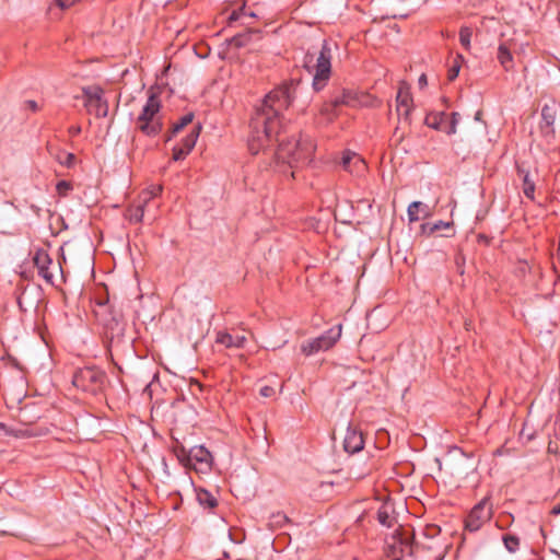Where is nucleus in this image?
Wrapping results in <instances>:
<instances>
[{"mask_svg": "<svg viewBox=\"0 0 560 560\" xmlns=\"http://www.w3.org/2000/svg\"><path fill=\"white\" fill-rule=\"evenodd\" d=\"M497 58L505 71L513 69V56L510 47L505 43L499 45Z\"/></svg>", "mask_w": 560, "mask_h": 560, "instance_id": "21", "label": "nucleus"}, {"mask_svg": "<svg viewBox=\"0 0 560 560\" xmlns=\"http://www.w3.org/2000/svg\"><path fill=\"white\" fill-rule=\"evenodd\" d=\"M361 105L358 94L349 90H342L339 94H336L329 103L324 104L322 107V114L327 115L328 119L331 120L337 116V108L340 106L357 107Z\"/></svg>", "mask_w": 560, "mask_h": 560, "instance_id": "11", "label": "nucleus"}, {"mask_svg": "<svg viewBox=\"0 0 560 560\" xmlns=\"http://www.w3.org/2000/svg\"><path fill=\"white\" fill-rule=\"evenodd\" d=\"M256 15L254 12H247L244 7L240 8L238 10H234L231 12V14L228 18L229 25H232L234 22L242 21V24L246 25L248 24L246 22L247 19H254Z\"/></svg>", "mask_w": 560, "mask_h": 560, "instance_id": "22", "label": "nucleus"}, {"mask_svg": "<svg viewBox=\"0 0 560 560\" xmlns=\"http://www.w3.org/2000/svg\"><path fill=\"white\" fill-rule=\"evenodd\" d=\"M149 205L144 203L141 198H139L136 205L130 206L126 211V218L133 223H139L143 220L145 214V209Z\"/></svg>", "mask_w": 560, "mask_h": 560, "instance_id": "20", "label": "nucleus"}, {"mask_svg": "<svg viewBox=\"0 0 560 560\" xmlns=\"http://www.w3.org/2000/svg\"><path fill=\"white\" fill-rule=\"evenodd\" d=\"M163 191V186L162 185H151L150 187H148L147 189H144L139 198H141V200H143L144 203H150V201L160 196Z\"/></svg>", "mask_w": 560, "mask_h": 560, "instance_id": "25", "label": "nucleus"}, {"mask_svg": "<svg viewBox=\"0 0 560 560\" xmlns=\"http://www.w3.org/2000/svg\"><path fill=\"white\" fill-rule=\"evenodd\" d=\"M492 516V504L489 498L482 499L477 503L468 514L465 521V529L469 532H477L481 526L490 521Z\"/></svg>", "mask_w": 560, "mask_h": 560, "instance_id": "10", "label": "nucleus"}, {"mask_svg": "<svg viewBox=\"0 0 560 560\" xmlns=\"http://www.w3.org/2000/svg\"><path fill=\"white\" fill-rule=\"evenodd\" d=\"M174 453L186 468H191L196 472L206 474L212 468V455L202 445L186 450L184 445L177 443L174 446Z\"/></svg>", "mask_w": 560, "mask_h": 560, "instance_id": "5", "label": "nucleus"}, {"mask_svg": "<svg viewBox=\"0 0 560 560\" xmlns=\"http://www.w3.org/2000/svg\"><path fill=\"white\" fill-rule=\"evenodd\" d=\"M84 106L89 114L98 118L108 115V102L104 98V91L98 85L85 86L82 89Z\"/></svg>", "mask_w": 560, "mask_h": 560, "instance_id": "9", "label": "nucleus"}, {"mask_svg": "<svg viewBox=\"0 0 560 560\" xmlns=\"http://www.w3.org/2000/svg\"><path fill=\"white\" fill-rule=\"evenodd\" d=\"M560 114V104L556 102H551L550 104H545L541 108V125L540 129L545 138H552L555 136L553 125L556 122L557 116Z\"/></svg>", "mask_w": 560, "mask_h": 560, "instance_id": "13", "label": "nucleus"}, {"mask_svg": "<svg viewBox=\"0 0 560 560\" xmlns=\"http://www.w3.org/2000/svg\"><path fill=\"white\" fill-rule=\"evenodd\" d=\"M314 151L315 145L310 138L290 139L280 141L275 156L279 162L299 166L311 162Z\"/></svg>", "mask_w": 560, "mask_h": 560, "instance_id": "3", "label": "nucleus"}, {"mask_svg": "<svg viewBox=\"0 0 560 560\" xmlns=\"http://www.w3.org/2000/svg\"><path fill=\"white\" fill-rule=\"evenodd\" d=\"M71 189V185L70 183L66 182V180H61L57 184V190L60 195H66V192L68 190Z\"/></svg>", "mask_w": 560, "mask_h": 560, "instance_id": "37", "label": "nucleus"}, {"mask_svg": "<svg viewBox=\"0 0 560 560\" xmlns=\"http://www.w3.org/2000/svg\"><path fill=\"white\" fill-rule=\"evenodd\" d=\"M93 313L98 323L106 328L113 329L118 324L119 314L113 310L108 300L96 302Z\"/></svg>", "mask_w": 560, "mask_h": 560, "instance_id": "14", "label": "nucleus"}, {"mask_svg": "<svg viewBox=\"0 0 560 560\" xmlns=\"http://www.w3.org/2000/svg\"><path fill=\"white\" fill-rule=\"evenodd\" d=\"M480 116H481V112H477V113H476V117H475V118H476V120H479V119H480Z\"/></svg>", "mask_w": 560, "mask_h": 560, "instance_id": "46", "label": "nucleus"}, {"mask_svg": "<svg viewBox=\"0 0 560 560\" xmlns=\"http://www.w3.org/2000/svg\"><path fill=\"white\" fill-rule=\"evenodd\" d=\"M154 208H155V210H158L159 205H155ZM148 218L151 219L152 221H154L156 218V211H154L152 214H149Z\"/></svg>", "mask_w": 560, "mask_h": 560, "instance_id": "44", "label": "nucleus"}, {"mask_svg": "<svg viewBox=\"0 0 560 560\" xmlns=\"http://www.w3.org/2000/svg\"><path fill=\"white\" fill-rule=\"evenodd\" d=\"M57 160L60 164L70 167L75 160V156L72 153L61 152L57 155Z\"/></svg>", "mask_w": 560, "mask_h": 560, "instance_id": "33", "label": "nucleus"}, {"mask_svg": "<svg viewBox=\"0 0 560 560\" xmlns=\"http://www.w3.org/2000/svg\"><path fill=\"white\" fill-rule=\"evenodd\" d=\"M423 207L420 201H413L408 206L407 214L410 222H417L420 220L419 209Z\"/></svg>", "mask_w": 560, "mask_h": 560, "instance_id": "29", "label": "nucleus"}, {"mask_svg": "<svg viewBox=\"0 0 560 560\" xmlns=\"http://www.w3.org/2000/svg\"><path fill=\"white\" fill-rule=\"evenodd\" d=\"M430 214L429 210H425L424 217H428Z\"/></svg>", "mask_w": 560, "mask_h": 560, "instance_id": "47", "label": "nucleus"}, {"mask_svg": "<svg viewBox=\"0 0 560 560\" xmlns=\"http://www.w3.org/2000/svg\"><path fill=\"white\" fill-rule=\"evenodd\" d=\"M463 62L464 57L460 54H457L453 60V65L451 66L447 72V78L450 81H453L457 78Z\"/></svg>", "mask_w": 560, "mask_h": 560, "instance_id": "28", "label": "nucleus"}, {"mask_svg": "<svg viewBox=\"0 0 560 560\" xmlns=\"http://www.w3.org/2000/svg\"><path fill=\"white\" fill-rule=\"evenodd\" d=\"M472 28L469 26H462L459 30V43L465 50L471 48Z\"/></svg>", "mask_w": 560, "mask_h": 560, "instance_id": "26", "label": "nucleus"}, {"mask_svg": "<svg viewBox=\"0 0 560 560\" xmlns=\"http://www.w3.org/2000/svg\"><path fill=\"white\" fill-rule=\"evenodd\" d=\"M324 483H325V485H329V486H331V487H334V486H336V485H337V483H336L335 481H332V480H330V481H325Z\"/></svg>", "mask_w": 560, "mask_h": 560, "instance_id": "45", "label": "nucleus"}, {"mask_svg": "<svg viewBox=\"0 0 560 560\" xmlns=\"http://www.w3.org/2000/svg\"><path fill=\"white\" fill-rule=\"evenodd\" d=\"M246 337L240 334H231L226 331H219L217 334L215 341L223 345L226 348H244L246 343Z\"/></svg>", "mask_w": 560, "mask_h": 560, "instance_id": "19", "label": "nucleus"}, {"mask_svg": "<svg viewBox=\"0 0 560 560\" xmlns=\"http://www.w3.org/2000/svg\"><path fill=\"white\" fill-rule=\"evenodd\" d=\"M106 374L96 366L79 369L72 377V384L82 392L96 395L105 385Z\"/></svg>", "mask_w": 560, "mask_h": 560, "instance_id": "6", "label": "nucleus"}, {"mask_svg": "<svg viewBox=\"0 0 560 560\" xmlns=\"http://www.w3.org/2000/svg\"><path fill=\"white\" fill-rule=\"evenodd\" d=\"M444 113H441V114H436V115H429L427 116L425 118V124L431 127V128H434V129H442V126H441V120L442 118L444 117Z\"/></svg>", "mask_w": 560, "mask_h": 560, "instance_id": "32", "label": "nucleus"}, {"mask_svg": "<svg viewBox=\"0 0 560 560\" xmlns=\"http://www.w3.org/2000/svg\"><path fill=\"white\" fill-rule=\"evenodd\" d=\"M518 172L521 174H523V192H524V195L528 199L534 200V198H535V183L529 178L528 172H524L521 168H518Z\"/></svg>", "mask_w": 560, "mask_h": 560, "instance_id": "24", "label": "nucleus"}, {"mask_svg": "<svg viewBox=\"0 0 560 560\" xmlns=\"http://www.w3.org/2000/svg\"><path fill=\"white\" fill-rule=\"evenodd\" d=\"M162 104L159 95L151 92L136 119V127L148 137L158 136L163 129Z\"/></svg>", "mask_w": 560, "mask_h": 560, "instance_id": "4", "label": "nucleus"}, {"mask_svg": "<svg viewBox=\"0 0 560 560\" xmlns=\"http://www.w3.org/2000/svg\"><path fill=\"white\" fill-rule=\"evenodd\" d=\"M342 331V325L339 324L322 334L316 338L305 340L301 345V352L305 357L317 354L322 351L331 349L336 342L340 339Z\"/></svg>", "mask_w": 560, "mask_h": 560, "instance_id": "7", "label": "nucleus"}, {"mask_svg": "<svg viewBox=\"0 0 560 560\" xmlns=\"http://www.w3.org/2000/svg\"><path fill=\"white\" fill-rule=\"evenodd\" d=\"M548 453L550 454H558L559 453V447L556 443H553L552 441L549 442L548 444Z\"/></svg>", "mask_w": 560, "mask_h": 560, "instance_id": "39", "label": "nucleus"}, {"mask_svg": "<svg viewBox=\"0 0 560 560\" xmlns=\"http://www.w3.org/2000/svg\"><path fill=\"white\" fill-rule=\"evenodd\" d=\"M341 166L348 173L357 176L362 175L366 170L364 160L358 153L349 150L342 153Z\"/></svg>", "mask_w": 560, "mask_h": 560, "instance_id": "15", "label": "nucleus"}, {"mask_svg": "<svg viewBox=\"0 0 560 560\" xmlns=\"http://www.w3.org/2000/svg\"><path fill=\"white\" fill-rule=\"evenodd\" d=\"M260 395L266 398L271 397L275 395V388L271 386H264L260 388Z\"/></svg>", "mask_w": 560, "mask_h": 560, "instance_id": "38", "label": "nucleus"}, {"mask_svg": "<svg viewBox=\"0 0 560 560\" xmlns=\"http://www.w3.org/2000/svg\"><path fill=\"white\" fill-rule=\"evenodd\" d=\"M503 542H504L505 548L510 552L516 551L520 546V539L516 536H512V535H505L503 537Z\"/></svg>", "mask_w": 560, "mask_h": 560, "instance_id": "31", "label": "nucleus"}, {"mask_svg": "<svg viewBox=\"0 0 560 560\" xmlns=\"http://www.w3.org/2000/svg\"><path fill=\"white\" fill-rule=\"evenodd\" d=\"M451 226V223L450 222H444V221H439L436 223H433L431 226H430V231L429 233L430 234H433L434 232L441 230V229H446V228H450Z\"/></svg>", "mask_w": 560, "mask_h": 560, "instance_id": "35", "label": "nucleus"}, {"mask_svg": "<svg viewBox=\"0 0 560 560\" xmlns=\"http://www.w3.org/2000/svg\"><path fill=\"white\" fill-rule=\"evenodd\" d=\"M68 131H69L70 136L75 137L81 132V127L80 126H71Z\"/></svg>", "mask_w": 560, "mask_h": 560, "instance_id": "40", "label": "nucleus"}, {"mask_svg": "<svg viewBox=\"0 0 560 560\" xmlns=\"http://www.w3.org/2000/svg\"><path fill=\"white\" fill-rule=\"evenodd\" d=\"M551 514L560 515V502L552 508Z\"/></svg>", "mask_w": 560, "mask_h": 560, "instance_id": "43", "label": "nucleus"}, {"mask_svg": "<svg viewBox=\"0 0 560 560\" xmlns=\"http://www.w3.org/2000/svg\"><path fill=\"white\" fill-rule=\"evenodd\" d=\"M257 34H258V32H256V31H249L244 34H237L232 37L231 44L235 47H244L248 44L250 37L253 35H257Z\"/></svg>", "mask_w": 560, "mask_h": 560, "instance_id": "27", "label": "nucleus"}, {"mask_svg": "<svg viewBox=\"0 0 560 560\" xmlns=\"http://www.w3.org/2000/svg\"><path fill=\"white\" fill-rule=\"evenodd\" d=\"M418 83L420 86H425L428 81H427V75L425 74H421L419 80H418Z\"/></svg>", "mask_w": 560, "mask_h": 560, "instance_id": "41", "label": "nucleus"}, {"mask_svg": "<svg viewBox=\"0 0 560 560\" xmlns=\"http://www.w3.org/2000/svg\"><path fill=\"white\" fill-rule=\"evenodd\" d=\"M376 500L382 502L377 510V520L380 524L387 528H393V539L395 541L397 540L399 544H402L401 526L397 521V512L394 502L387 492H382V495H377Z\"/></svg>", "mask_w": 560, "mask_h": 560, "instance_id": "8", "label": "nucleus"}, {"mask_svg": "<svg viewBox=\"0 0 560 560\" xmlns=\"http://www.w3.org/2000/svg\"><path fill=\"white\" fill-rule=\"evenodd\" d=\"M200 126H196L189 135L185 137L180 145L173 149V161H180L194 149L199 137Z\"/></svg>", "mask_w": 560, "mask_h": 560, "instance_id": "17", "label": "nucleus"}, {"mask_svg": "<svg viewBox=\"0 0 560 560\" xmlns=\"http://www.w3.org/2000/svg\"><path fill=\"white\" fill-rule=\"evenodd\" d=\"M194 115L191 113H188L184 115L178 122L173 125L172 128V136L178 133L184 127H186L188 124L192 121Z\"/></svg>", "mask_w": 560, "mask_h": 560, "instance_id": "30", "label": "nucleus"}, {"mask_svg": "<svg viewBox=\"0 0 560 560\" xmlns=\"http://www.w3.org/2000/svg\"><path fill=\"white\" fill-rule=\"evenodd\" d=\"M364 447V439L362 432L352 427H348L343 440V448L347 453L354 454Z\"/></svg>", "mask_w": 560, "mask_h": 560, "instance_id": "18", "label": "nucleus"}, {"mask_svg": "<svg viewBox=\"0 0 560 560\" xmlns=\"http://www.w3.org/2000/svg\"><path fill=\"white\" fill-rule=\"evenodd\" d=\"M33 261L37 268L38 276H40L47 283H52L54 272L50 271L52 260L48 253L44 249H38L34 255Z\"/></svg>", "mask_w": 560, "mask_h": 560, "instance_id": "16", "label": "nucleus"}, {"mask_svg": "<svg viewBox=\"0 0 560 560\" xmlns=\"http://www.w3.org/2000/svg\"><path fill=\"white\" fill-rule=\"evenodd\" d=\"M293 81L269 92L256 108L249 124L248 150L253 155L266 153L281 129V114L292 103L296 90Z\"/></svg>", "mask_w": 560, "mask_h": 560, "instance_id": "1", "label": "nucleus"}, {"mask_svg": "<svg viewBox=\"0 0 560 560\" xmlns=\"http://www.w3.org/2000/svg\"><path fill=\"white\" fill-rule=\"evenodd\" d=\"M271 520H272L271 523L276 524L278 526H281L282 524H284L288 521L287 516L282 513H277V514L272 515Z\"/></svg>", "mask_w": 560, "mask_h": 560, "instance_id": "36", "label": "nucleus"}, {"mask_svg": "<svg viewBox=\"0 0 560 560\" xmlns=\"http://www.w3.org/2000/svg\"><path fill=\"white\" fill-rule=\"evenodd\" d=\"M458 121H459V114L452 113L448 129L445 130L447 135H454L456 132V127H457Z\"/></svg>", "mask_w": 560, "mask_h": 560, "instance_id": "34", "label": "nucleus"}, {"mask_svg": "<svg viewBox=\"0 0 560 560\" xmlns=\"http://www.w3.org/2000/svg\"><path fill=\"white\" fill-rule=\"evenodd\" d=\"M332 49L327 40H324L319 50L306 52L303 58V68L313 75V89L322 91L331 75Z\"/></svg>", "mask_w": 560, "mask_h": 560, "instance_id": "2", "label": "nucleus"}, {"mask_svg": "<svg viewBox=\"0 0 560 560\" xmlns=\"http://www.w3.org/2000/svg\"><path fill=\"white\" fill-rule=\"evenodd\" d=\"M27 105L34 112L38 108L37 103L35 101H27Z\"/></svg>", "mask_w": 560, "mask_h": 560, "instance_id": "42", "label": "nucleus"}, {"mask_svg": "<svg viewBox=\"0 0 560 560\" xmlns=\"http://www.w3.org/2000/svg\"><path fill=\"white\" fill-rule=\"evenodd\" d=\"M196 499L203 509L212 510L218 505V499L212 492H196Z\"/></svg>", "mask_w": 560, "mask_h": 560, "instance_id": "23", "label": "nucleus"}, {"mask_svg": "<svg viewBox=\"0 0 560 560\" xmlns=\"http://www.w3.org/2000/svg\"><path fill=\"white\" fill-rule=\"evenodd\" d=\"M413 109V98L410 93L409 86L406 82H401L398 88V92L396 95V112L398 115L399 122H404L406 125L411 124V112Z\"/></svg>", "mask_w": 560, "mask_h": 560, "instance_id": "12", "label": "nucleus"}]
</instances>
